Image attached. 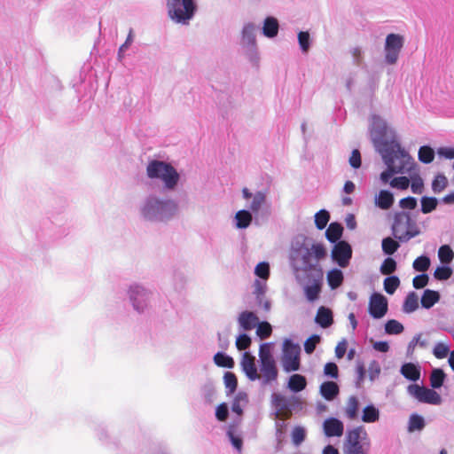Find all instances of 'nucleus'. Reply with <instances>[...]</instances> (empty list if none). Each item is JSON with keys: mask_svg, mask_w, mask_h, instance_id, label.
I'll use <instances>...</instances> for the list:
<instances>
[{"mask_svg": "<svg viewBox=\"0 0 454 454\" xmlns=\"http://www.w3.org/2000/svg\"><path fill=\"white\" fill-rule=\"evenodd\" d=\"M370 137L387 166V169L380 174L382 183H388L395 174L410 173L413 169V159L397 142L395 130L378 115H372L371 119Z\"/></svg>", "mask_w": 454, "mask_h": 454, "instance_id": "nucleus-1", "label": "nucleus"}, {"mask_svg": "<svg viewBox=\"0 0 454 454\" xmlns=\"http://www.w3.org/2000/svg\"><path fill=\"white\" fill-rule=\"evenodd\" d=\"M326 249L320 243H314L304 235L295 236L289 250V262L299 278V273L314 274L318 279L323 276L320 261L326 256Z\"/></svg>", "mask_w": 454, "mask_h": 454, "instance_id": "nucleus-2", "label": "nucleus"}, {"mask_svg": "<svg viewBox=\"0 0 454 454\" xmlns=\"http://www.w3.org/2000/svg\"><path fill=\"white\" fill-rule=\"evenodd\" d=\"M141 216L150 222H168L178 212L177 202L154 193L145 196L140 203Z\"/></svg>", "mask_w": 454, "mask_h": 454, "instance_id": "nucleus-3", "label": "nucleus"}, {"mask_svg": "<svg viewBox=\"0 0 454 454\" xmlns=\"http://www.w3.org/2000/svg\"><path fill=\"white\" fill-rule=\"evenodd\" d=\"M146 176L151 180H159L166 190L174 191L180 180L177 170L168 162L151 160L146 165Z\"/></svg>", "mask_w": 454, "mask_h": 454, "instance_id": "nucleus-4", "label": "nucleus"}, {"mask_svg": "<svg viewBox=\"0 0 454 454\" xmlns=\"http://www.w3.org/2000/svg\"><path fill=\"white\" fill-rule=\"evenodd\" d=\"M370 449L371 441L363 426L347 431L343 443L344 454H369Z\"/></svg>", "mask_w": 454, "mask_h": 454, "instance_id": "nucleus-5", "label": "nucleus"}, {"mask_svg": "<svg viewBox=\"0 0 454 454\" xmlns=\"http://www.w3.org/2000/svg\"><path fill=\"white\" fill-rule=\"evenodd\" d=\"M129 303L138 314L147 313L152 308L153 292L141 283H131L127 289Z\"/></svg>", "mask_w": 454, "mask_h": 454, "instance_id": "nucleus-6", "label": "nucleus"}, {"mask_svg": "<svg viewBox=\"0 0 454 454\" xmlns=\"http://www.w3.org/2000/svg\"><path fill=\"white\" fill-rule=\"evenodd\" d=\"M392 232L394 237L401 242H407L411 239L418 236L420 230L415 221L411 220L408 212H396L392 224Z\"/></svg>", "mask_w": 454, "mask_h": 454, "instance_id": "nucleus-7", "label": "nucleus"}, {"mask_svg": "<svg viewBox=\"0 0 454 454\" xmlns=\"http://www.w3.org/2000/svg\"><path fill=\"white\" fill-rule=\"evenodd\" d=\"M167 7L170 19L183 25L189 24L197 10L195 0H168Z\"/></svg>", "mask_w": 454, "mask_h": 454, "instance_id": "nucleus-8", "label": "nucleus"}, {"mask_svg": "<svg viewBox=\"0 0 454 454\" xmlns=\"http://www.w3.org/2000/svg\"><path fill=\"white\" fill-rule=\"evenodd\" d=\"M257 27L252 22L246 23L241 31V46L245 55L253 66L258 67L260 54L256 43Z\"/></svg>", "mask_w": 454, "mask_h": 454, "instance_id": "nucleus-9", "label": "nucleus"}, {"mask_svg": "<svg viewBox=\"0 0 454 454\" xmlns=\"http://www.w3.org/2000/svg\"><path fill=\"white\" fill-rule=\"evenodd\" d=\"M301 347L291 340L286 339L282 345L281 364L286 372H296L301 367Z\"/></svg>", "mask_w": 454, "mask_h": 454, "instance_id": "nucleus-10", "label": "nucleus"}, {"mask_svg": "<svg viewBox=\"0 0 454 454\" xmlns=\"http://www.w3.org/2000/svg\"><path fill=\"white\" fill-rule=\"evenodd\" d=\"M407 392L420 403L434 405H439L442 403V397L436 391L417 384L409 385Z\"/></svg>", "mask_w": 454, "mask_h": 454, "instance_id": "nucleus-11", "label": "nucleus"}, {"mask_svg": "<svg viewBox=\"0 0 454 454\" xmlns=\"http://www.w3.org/2000/svg\"><path fill=\"white\" fill-rule=\"evenodd\" d=\"M403 47V37L396 34H389L385 43V60L393 65L397 61L400 51Z\"/></svg>", "mask_w": 454, "mask_h": 454, "instance_id": "nucleus-12", "label": "nucleus"}, {"mask_svg": "<svg viewBox=\"0 0 454 454\" xmlns=\"http://www.w3.org/2000/svg\"><path fill=\"white\" fill-rule=\"evenodd\" d=\"M351 256V246L344 240L338 241L332 250L333 260L341 268L348 265Z\"/></svg>", "mask_w": 454, "mask_h": 454, "instance_id": "nucleus-13", "label": "nucleus"}, {"mask_svg": "<svg viewBox=\"0 0 454 454\" xmlns=\"http://www.w3.org/2000/svg\"><path fill=\"white\" fill-rule=\"evenodd\" d=\"M387 312V300L379 293H374L371 295L369 301V313L375 318L380 319L383 317Z\"/></svg>", "mask_w": 454, "mask_h": 454, "instance_id": "nucleus-14", "label": "nucleus"}, {"mask_svg": "<svg viewBox=\"0 0 454 454\" xmlns=\"http://www.w3.org/2000/svg\"><path fill=\"white\" fill-rule=\"evenodd\" d=\"M242 195L247 200V207L251 213L257 215L262 207L266 204V193L258 191L251 192L247 188L242 190Z\"/></svg>", "mask_w": 454, "mask_h": 454, "instance_id": "nucleus-15", "label": "nucleus"}, {"mask_svg": "<svg viewBox=\"0 0 454 454\" xmlns=\"http://www.w3.org/2000/svg\"><path fill=\"white\" fill-rule=\"evenodd\" d=\"M259 380H261L262 386L269 385L271 382L277 380L278 371L275 360L259 362Z\"/></svg>", "mask_w": 454, "mask_h": 454, "instance_id": "nucleus-16", "label": "nucleus"}, {"mask_svg": "<svg viewBox=\"0 0 454 454\" xmlns=\"http://www.w3.org/2000/svg\"><path fill=\"white\" fill-rule=\"evenodd\" d=\"M267 284L264 281L255 279L254 282L253 294L255 297L256 303L259 307H262L265 311H270L271 303L266 298Z\"/></svg>", "mask_w": 454, "mask_h": 454, "instance_id": "nucleus-17", "label": "nucleus"}, {"mask_svg": "<svg viewBox=\"0 0 454 454\" xmlns=\"http://www.w3.org/2000/svg\"><path fill=\"white\" fill-rule=\"evenodd\" d=\"M240 366L243 372L250 380L254 381L260 379V375L258 373L257 367L255 364V358L254 356H251L248 352H245L242 355Z\"/></svg>", "mask_w": 454, "mask_h": 454, "instance_id": "nucleus-18", "label": "nucleus"}, {"mask_svg": "<svg viewBox=\"0 0 454 454\" xmlns=\"http://www.w3.org/2000/svg\"><path fill=\"white\" fill-rule=\"evenodd\" d=\"M324 434L327 437H340L344 432V424L336 418H328L323 423Z\"/></svg>", "mask_w": 454, "mask_h": 454, "instance_id": "nucleus-19", "label": "nucleus"}, {"mask_svg": "<svg viewBox=\"0 0 454 454\" xmlns=\"http://www.w3.org/2000/svg\"><path fill=\"white\" fill-rule=\"evenodd\" d=\"M306 277L309 279L311 284L306 285L304 286L305 296L308 301H314L318 298L321 292V282L323 276H321L318 279L314 276V274H307Z\"/></svg>", "mask_w": 454, "mask_h": 454, "instance_id": "nucleus-20", "label": "nucleus"}, {"mask_svg": "<svg viewBox=\"0 0 454 454\" xmlns=\"http://www.w3.org/2000/svg\"><path fill=\"white\" fill-rule=\"evenodd\" d=\"M315 321L322 328H328L333 323V312L330 309L321 306L317 312Z\"/></svg>", "mask_w": 454, "mask_h": 454, "instance_id": "nucleus-21", "label": "nucleus"}, {"mask_svg": "<svg viewBox=\"0 0 454 454\" xmlns=\"http://www.w3.org/2000/svg\"><path fill=\"white\" fill-rule=\"evenodd\" d=\"M258 322L259 318L254 312L243 311L239 314V324L245 331L254 329Z\"/></svg>", "mask_w": 454, "mask_h": 454, "instance_id": "nucleus-22", "label": "nucleus"}, {"mask_svg": "<svg viewBox=\"0 0 454 454\" xmlns=\"http://www.w3.org/2000/svg\"><path fill=\"white\" fill-rule=\"evenodd\" d=\"M279 29L278 20L272 16L267 17L263 21L262 34L268 38H274L278 35Z\"/></svg>", "mask_w": 454, "mask_h": 454, "instance_id": "nucleus-23", "label": "nucleus"}, {"mask_svg": "<svg viewBox=\"0 0 454 454\" xmlns=\"http://www.w3.org/2000/svg\"><path fill=\"white\" fill-rule=\"evenodd\" d=\"M401 374L411 381H417L420 378V367L412 363H405L401 366Z\"/></svg>", "mask_w": 454, "mask_h": 454, "instance_id": "nucleus-24", "label": "nucleus"}, {"mask_svg": "<svg viewBox=\"0 0 454 454\" xmlns=\"http://www.w3.org/2000/svg\"><path fill=\"white\" fill-rule=\"evenodd\" d=\"M339 392V386L334 381H325L320 386V394L327 401H333Z\"/></svg>", "mask_w": 454, "mask_h": 454, "instance_id": "nucleus-25", "label": "nucleus"}, {"mask_svg": "<svg viewBox=\"0 0 454 454\" xmlns=\"http://www.w3.org/2000/svg\"><path fill=\"white\" fill-rule=\"evenodd\" d=\"M344 412L346 417L350 420H355L359 414V401L356 396L351 395L347 401Z\"/></svg>", "mask_w": 454, "mask_h": 454, "instance_id": "nucleus-26", "label": "nucleus"}, {"mask_svg": "<svg viewBox=\"0 0 454 454\" xmlns=\"http://www.w3.org/2000/svg\"><path fill=\"white\" fill-rule=\"evenodd\" d=\"M394 203L393 194L387 190H381L375 197V204L381 209H388Z\"/></svg>", "mask_w": 454, "mask_h": 454, "instance_id": "nucleus-27", "label": "nucleus"}, {"mask_svg": "<svg viewBox=\"0 0 454 454\" xmlns=\"http://www.w3.org/2000/svg\"><path fill=\"white\" fill-rule=\"evenodd\" d=\"M307 380L301 374H293L288 380L287 387L294 393H298L305 389Z\"/></svg>", "mask_w": 454, "mask_h": 454, "instance_id": "nucleus-28", "label": "nucleus"}, {"mask_svg": "<svg viewBox=\"0 0 454 454\" xmlns=\"http://www.w3.org/2000/svg\"><path fill=\"white\" fill-rule=\"evenodd\" d=\"M253 215L249 210L242 209L235 215V226L238 229H246L252 223Z\"/></svg>", "mask_w": 454, "mask_h": 454, "instance_id": "nucleus-29", "label": "nucleus"}, {"mask_svg": "<svg viewBox=\"0 0 454 454\" xmlns=\"http://www.w3.org/2000/svg\"><path fill=\"white\" fill-rule=\"evenodd\" d=\"M226 434L233 448L240 452L243 447V440L241 434L237 431L236 427L234 425H230Z\"/></svg>", "mask_w": 454, "mask_h": 454, "instance_id": "nucleus-30", "label": "nucleus"}, {"mask_svg": "<svg viewBox=\"0 0 454 454\" xmlns=\"http://www.w3.org/2000/svg\"><path fill=\"white\" fill-rule=\"evenodd\" d=\"M440 299V294L438 292L426 289L421 297V305L425 309L432 308L436 302H438Z\"/></svg>", "mask_w": 454, "mask_h": 454, "instance_id": "nucleus-31", "label": "nucleus"}, {"mask_svg": "<svg viewBox=\"0 0 454 454\" xmlns=\"http://www.w3.org/2000/svg\"><path fill=\"white\" fill-rule=\"evenodd\" d=\"M343 231V227L341 224L338 223H332L329 224L326 231L325 237L332 243H337L340 241V238L341 237Z\"/></svg>", "mask_w": 454, "mask_h": 454, "instance_id": "nucleus-32", "label": "nucleus"}, {"mask_svg": "<svg viewBox=\"0 0 454 454\" xmlns=\"http://www.w3.org/2000/svg\"><path fill=\"white\" fill-rule=\"evenodd\" d=\"M380 419V411L373 404H369L363 409L362 420L364 423H374Z\"/></svg>", "mask_w": 454, "mask_h": 454, "instance_id": "nucleus-33", "label": "nucleus"}, {"mask_svg": "<svg viewBox=\"0 0 454 454\" xmlns=\"http://www.w3.org/2000/svg\"><path fill=\"white\" fill-rule=\"evenodd\" d=\"M343 279V273L339 269H333L327 273V282L331 289H336L340 286Z\"/></svg>", "mask_w": 454, "mask_h": 454, "instance_id": "nucleus-34", "label": "nucleus"}, {"mask_svg": "<svg viewBox=\"0 0 454 454\" xmlns=\"http://www.w3.org/2000/svg\"><path fill=\"white\" fill-rule=\"evenodd\" d=\"M419 308V297L415 292L407 294L403 305V311L404 313H412Z\"/></svg>", "mask_w": 454, "mask_h": 454, "instance_id": "nucleus-35", "label": "nucleus"}, {"mask_svg": "<svg viewBox=\"0 0 454 454\" xmlns=\"http://www.w3.org/2000/svg\"><path fill=\"white\" fill-rule=\"evenodd\" d=\"M445 378H446V374L444 373V372L442 369H440V368L433 369L430 373V377H429L430 386L434 389L440 388L442 386V384L445 380Z\"/></svg>", "mask_w": 454, "mask_h": 454, "instance_id": "nucleus-36", "label": "nucleus"}, {"mask_svg": "<svg viewBox=\"0 0 454 454\" xmlns=\"http://www.w3.org/2000/svg\"><path fill=\"white\" fill-rule=\"evenodd\" d=\"M214 363L219 366L223 368H233L234 367V360L229 355L223 352H217L214 356Z\"/></svg>", "mask_w": 454, "mask_h": 454, "instance_id": "nucleus-37", "label": "nucleus"}, {"mask_svg": "<svg viewBox=\"0 0 454 454\" xmlns=\"http://www.w3.org/2000/svg\"><path fill=\"white\" fill-rule=\"evenodd\" d=\"M247 395L246 393H238L231 404L232 411L240 416L243 413V406L247 403Z\"/></svg>", "mask_w": 454, "mask_h": 454, "instance_id": "nucleus-38", "label": "nucleus"}, {"mask_svg": "<svg viewBox=\"0 0 454 454\" xmlns=\"http://www.w3.org/2000/svg\"><path fill=\"white\" fill-rule=\"evenodd\" d=\"M439 260L443 264H450L453 258L454 253L449 245H442L438 250Z\"/></svg>", "mask_w": 454, "mask_h": 454, "instance_id": "nucleus-39", "label": "nucleus"}, {"mask_svg": "<svg viewBox=\"0 0 454 454\" xmlns=\"http://www.w3.org/2000/svg\"><path fill=\"white\" fill-rule=\"evenodd\" d=\"M381 247L382 251L384 252L385 254L392 255L397 251L400 245L392 238L387 237L382 239Z\"/></svg>", "mask_w": 454, "mask_h": 454, "instance_id": "nucleus-40", "label": "nucleus"}, {"mask_svg": "<svg viewBox=\"0 0 454 454\" xmlns=\"http://www.w3.org/2000/svg\"><path fill=\"white\" fill-rule=\"evenodd\" d=\"M272 404L278 410V412L284 411L288 409L289 402L287 398L280 394H272L271 395Z\"/></svg>", "mask_w": 454, "mask_h": 454, "instance_id": "nucleus-41", "label": "nucleus"}, {"mask_svg": "<svg viewBox=\"0 0 454 454\" xmlns=\"http://www.w3.org/2000/svg\"><path fill=\"white\" fill-rule=\"evenodd\" d=\"M425 427L424 418L418 414L411 415L409 419L408 430L409 432H414L416 430L420 431Z\"/></svg>", "mask_w": 454, "mask_h": 454, "instance_id": "nucleus-42", "label": "nucleus"}, {"mask_svg": "<svg viewBox=\"0 0 454 454\" xmlns=\"http://www.w3.org/2000/svg\"><path fill=\"white\" fill-rule=\"evenodd\" d=\"M384 290L388 294H393L400 286V279L397 276H388L384 279Z\"/></svg>", "mask_w": 454, "mask_h": 454, "instance_id": "nucleus-43", "label": "nucleus"}, {"mask_svg": "<svg viewBox=\"0 0 454 454\" xmlns=\"http://www.w3.org/2000/svg\"><path fill=\"white\" fill-rule=\"evenodd\" d=\"M403 330V325L395 319H390L385 324V332L389 335L400 334Z\"/></svg>", "mask_w": 454, "mask_h": 454, "instance_id": "nucleus-44", "label": "nucleus"}, {"mask_svg": "<svg viewBox=\"0 0 454 454\" xmlns=\"http://www.w3.org/2000/svg\"><path fill=\"white\" fill-rule=\"evenodd\" d=\"M438 204V200L434 197L424 196L421 198V212L428 214L434 211Z\"/></svg>", "mask_w": 454, "mask_h": 454, "instance_id": "nucleus-45", "label": "nucleus"}, {"mask_svg": "<svg viewBox=\"0 0 454 454\" xmlns=\"http://www.w3.org/2000/svg\"><path fill=\"white\" fill-rule=\"evenodd\" d=\"M434 158V151L428 145H423L419 150V160L425 163L428 164L433 161Z\"/></svg>", "mask_w": 454, "mask_h": 454, "instance_id": "nucleus-46", "label": "nucleus"}, {"mask_svg": "<svg viewBox=\"0 0 454 454\" xmlns=\"http://www.w3.org/2000/svg\"><path fill=\"white\" fill-rule=\"evenodd\" d=\"M330 219L329 212L321 209L315 215V223L317 229L323 230L326 227Z\"/></svg>", "mask_w": 454, "mask_h": 454, "instance_id": "nucleus-47", "label": "nucleus"}, {"mask_svg": "<svg viewBox=\"0 0 454 454\" xmlns=\"http://www.w3.org/2000/svg\"><path fill=\"white\" fill-rule=\"evenodd\" d=\"M256 334L262 340L266 339L270 336L272 333V327L270 323L267 321L258 322L256 325Z\"/></svg>", "mask_w": 454, "mask_h": 454, "instance_id": "nucleus-48", "label": "nucleus"}, {"mask_svg": "<svg viewBox=\"0 0 454 454\" xmlns=\"http://www.w3.org/2000/svg\"><path fill=\"white\" fill-rule=\"evenodd\" d=\"M254 274L261 278L260 281L266 282L270 277V264L266 262L258 263L254 269Z\"/></svg>", "mask_w": 454, "mask_h": 454, "instance_id": "nucleus-49", "label": "nucleus"}, {"mask_svg": "<svg viewBox=\"0 0 454 454\" xmlns=\"http://www.w3.org/2000/svg\"><path fill=\"white\" fill-rule=\"evenodd\" d=\"M412 266L416 271L425 272L430 266V259L427 255H420L415 259Z\"/></svg>", "mask_w": 454, "mask_h": 454, "instance_id": "nucleus-50", "label": "nucleus"}, {"mask_svg": "<svg viewBox=\"0 0 454 454\" xmlns=\"http://www.w3.org/2000/svg\"><path fill=\"white\" fill-rule=\"evenodd\" d=\"M275 360L271 354V343H262L259 349V362Z\"/></svg>", "mask_w": 454, "mask_h": 454, "instance_id": "nucleus-51", "label": "nucleus"}, {"mask_svg": "<svg viewBox=\"0 0 454 454\" xmlns=\"http://www.w3.org/2000/svg\"><path fill=\"white\" fill-rule=\"evenodd\" d=\"M298 43L303 53L309 51L310 48V35L307 31H301L298 34Z\"/></svg>", "mask_w": 454, "mask_h": 454, "instance_id": "nucleus-52", "label": "nucleus"}, {"mask_svg": "<svg viewBox=\"0 0 454 454\" xmlns=\"http://www.w3.org/2000/svg\"><path fill=\"white\" fill-rule=\"evenodd\" d=\"M395 270L396 262L391 257L386 258L380 266V272L383 275H390L395 272Z\"/></svg>", "mask_w": 454, "mask_h": 454, "instance_id": "nucleus-53", "label": "nucleus"}, {"mask_svg": "<svg viewBox=\"0 0 454 454\" xmlns=\"http://www.w3.org/2000/svg\"><path fill=\"white\" fill-rule=\"evenodd\" d=\"M451 274V269L446 264L438 266L434 272V277L438 280H446L450 278Z\"/></svg>", "mask_w": 454, "mask_h": 454, "instance_id": "nucleus-54", "label": "nucleus"}, {"mask_svg": "<svg viewBox=\"0 0 454 454\" xmlns=\"http://www.w3.org/2000/svg\"><path fill=\"white\" fill-rule=\"evenodd\" d=\"M450 353V347L442 342H438L433 349L434 356L438 359L445 358Z\"/></svg>", "mask_w": 454, "mask_h": 454, "instance_id": "nucleus-55", "label": "nucleus"}, {"mask_svg": "<svg viewBox=\"0 0 454 454\" xmlns=\"http://www.w3.org/2000/svg\"><path fill=\"white\" fill-rule=\"evenodd\" d=\"M224 385L231 393H233L238 385L237 378L234 373L226 372L223 376Z\"/></svg>", "mask_w": 454, "mask_h": 454, "instance_id": "nucleus-56", "label": "nucleus"}, {"mask_svg": "<svg viewBox=\"0 0 454 454\" xmlns=\"http://www.w3.org/2000/svg\"><path fill=\"white\" fill-rule=\"evenodd\" d=\"M321 338L317 334H313L304 342V350L307 354H312L317 347V345L320 342Z\"/></svg>", "mask_w": 454, "mask_h": 454, "instance_id": "nucleus-57", "label": "nucleus"}, {"mask_svg": "<svg viewBox=\"0 0 454 454\" xmlns=\"http://www.w3.org/2000/svg\"><path fill=\"white\" fill-rule=\"evenodd\" d=\"M447 185V178L443 175H438L435 176V178L433 180L432 183V190L434 193H439Z\"/></svg>", "mask_w": 454, "mask_h": 454, "instance_id": "nucleus-58", "label": "nucleus"}, {"mask_svg": "<svg viewBox=\"0 0 454 454\" xmlns=\"http://www.w3.org/2000/svg\"><path fill=\"white\" fill-rule=\"evenodd\" d=\"M381 372L380 364L378 361L372 360L368 366V374L371 381H374L379 378Z\"/></svg>", "mask_w": 454, "mask_h": 454, "instance_id": "nucleus-59", "label": "nucleus"}, {"mask_svg": "<svg viewBox=\"0 0 454 454\" xmlns=\"http://www.w3.org/2000/svg\"><path fill=\"white\" fill-rule=\"evenodd\" d=\"M306 436V431L301 427H296L294 428L292 432V441L294 445H300L304 440Z\"/></svg>", "mask_w": 454, "mask_h": 454, "instance_id": "nucleus-60", "label": "nucleus"}, {"mask_svg": "<svg viewBox=\"0 0 454 454\" xmlns=\"http://www.w3.org/2000/svg\"><path fill=\"white\" fill-rule=\"evenodd\" d=\"M390 185L393 188L406 190L410 185V179L406 176L394 177L390 181Z\"/></svg>", "mask_w": 454, "mask_h": 454, "instance_id": "nucleus-61", "label": "nucleus"}, {"mask_svg": "<svg viewBox=\"0 0 454 454\" xmlns=\"http://www.w3.org/2000/svg\"><path fill=\"white\" fill-rule=\"evenodd\" d=\"M251 345V338L247 333H242L236 340V347L239 350H246Z\"/></svg>", "mask_w": 454, "mask_h": 454, "instance_id": "nucleus-62", "label": "nucleus"}, {"mask_svg": "<svg viewBox=\"0 0 454 454\" xmlns=\"http://www.w3.org/2000/svg\"><path fill=\"white\" fill-rule=\"evenodd\" d=\"M349 165L357 169L361 167L362 164V159H361V153L358 149H354L351 153V155L348 159Z\"/></svg>", "mask_w": 454, "mask_h": 454, "instance_id": "nucleus-63", "label": "nucleus"}, {"mask_svg": "<svg viewBox=\"0 0 454 454\" xmlns=\"http://www.w3.org/2000/svg\"><path fill=\"white\" fill-rule=\"evenodd\" d=\"M338 373H339V370H338V366L336 364L332 363V362L325 364V365L324 367V374L325 376L333 378V379H337Z\"/></svg>", "mask_w": 454, "mask_h": 454, "instance_id": "nucleus-64", "label": "nucleus"}]
</instances>
